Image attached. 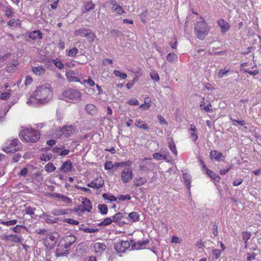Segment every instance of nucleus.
Here are the masks:
<instances>
[{
	"mask_svg": "<svg viewBox=\"0 0 261 261\" xmlns=\"http://www.w3.org/2000/svg\"><path fill=\"white\" fill-rule=\"evenodd\" d=\"M76 240L77 238L75 235L70 234L63 238L61 241L66 246V248L70 250L71 246L75 243Z\"/></svg>",
	"mask_w": 261,
	"mask_h": 261,
	"instance_id": "nucleus-10",
	"label": "nucleus"
},
{
	"mask_svg": "<svg viewBox=\"0 0 261 261\" xmlns=\"http://www.w3.org/2000/svg\"><path fill=\"white\" fill-rule=\"evenodd\" d=\"M111 217H112L113 222L116 223V222H118V221H120L122 219V218L123 217V214L119 212Z\"/></svg>",
	"mask_w": 261,
	"mask_h": 261,
	"instance_id": "nucleus-43",
	"label": "nucleus"
},
{
	"mask_svg": "<svg viewBox=\"0 0 261 261\" xmlns=\"http://www.w3.org/2000/svg\"><path fill=\"white\" fill-rule=\"evenodd\" d=\"M87 249V244L85 242L80 243L76 247V252L78 255H82L86 252Z\"/></svg>",
	"mask_w": 261,
	"mask_h": 261,
	"instance_id": "nucleus-18",
	"label": "nucleus"
},
{
	"mask_svg": "<svg viewBox=\"0 0 261 261\" xmlns=\"http://www.w3.org/2000/svg\"><path fill=\"white\" fill-rule=\"evenodd\" d=\"M206 173L213 180L217 182L220 181V178L218 174L213 172L208 169L206 170Z\"/></svg>",
	"mask_w": 261,
	"mask_h": 261,
	"instance_id": "nucleus-31",
	"label": "nucleus"
},
{
	"mask_svg": "<svg viewBox=\"0 0 261 261\" xmlns=\"http://www.w3.org/2000/svg\"><path fill=\"white\" fill-rule=\"evenodd\" d=\"M110 3L112 5L111 10L112 12H116L119 15L125 13L123 8L115 0H111Z\"/></svg>",
	"mask_w": 261,
	"mask_h": 261,
	"instance_id": "nucleus-15",
	"label": "nucleus"
},
{
	"mask_svg": "<svg viewBox=\"0 0 261 261\" xmlns=\"http://www.w3.org/2000/svg\"><path fill=\"white\" fill-rule=\"evenodd\" d=\"M22 228L25 230H28V228L26 226H25L24 225H17L15 227L10 228V230H12L13 232H14L15 233H20L21 229Z\"/></svg>",
	"mask_w": 261,
	"mask_h": 261,
	"instance_id": "nucleus-39",
	"label": "nucleus"
},
{
	"mask_svg": "<svg viewBox=\"0 0 261 261\" xmlns=\"http://www.w3.org/2000/svg\"><path fill=\"white\" fill-rule=\"evenodd\" d=\"M221 254V251L218 249H214L212 250L213 256L215 259H218Z\"/></svg>",
	"mask_w": 261,
	"mask_h": 261,
	"instance_id": "nucleus-51",
	"label": "nucleus"
},
{
	"mask_svg": "<svg viewBox=\"0 0 261 261\" xmlns=\"http://www.w3.org/2000/svg\"><path fill=\"white\" fill-rule=\"evenodd\" d=\"M218 24L219 26L221 28V32L222 33H225L229 29V24L222 19H219L218 21Z\"/></svg>",
	"mask_w": 261,
	"mask_h": 261,
	"instance_id": "nucleus-20",
	"label": "nucleus"
},
{
	"mask_svg": "<svg viewBox=\"0 0 261 261\" xmlns=\"http://www.w3.org/2000/svg\"><path fill=\"white\" fill-rule=\"evenodd\" d=\"M113 73L116 76L119 77L122 79H125L127 76L126 73L121 72L117 70H114Z\"/></svg>",
	"mask_w": 261,
	"mask_h": 261,
	"instance_id": "nucleus-42",
	"label": "nucleus"
},
{
	"mask_svg": "<svg viewBox=\"0 0 261 261\" xmlns=\"http://www.w3.org/2000/svg\"><path fill=\"white\" fill-rule=\"evenodd\" d=\"M52 97L53 92L50 85L49 84L40 85L37 87L27 103L33 107L45 104L51 100Z\"/></svg>",
	"mask_w": 261,
	"mask_h": 261,
	"instance_id": "nucleus-1",
	"label": "nucleus"
},
{
	"mask_svg": "<svg viewBox=\"0 0 261 261\" xmlns=\"http://www.w3.org/2000/svg\"><path fill=\"white\" fill-rule=\"evenodd\" d=\"M169 147L171 151L175 154L177 155V151L176 148L175 144L174 141L172 140L169 141Z\"/></svg>",
	"mask_w": 261,
	"mask_h": 261,
	"instance_id": "nucleus-41",
	"label": "nucleus"
},
{
	"mask_svg": "<svg viewBox=\"0 0 261 261\" xmlns=\"http://www.w3.org/2000/svg\"><path fill=\"white\" fill-rule=\"evenodd\" d=\"M64 222L74 225H77L79 223V221L70 218L65 219Z\"/></svg>",
	"mask_w": 261,
	"mask_h": 261,
	"instance_id": "nucleus-61",
	"label": "nucleus"
},
{
	"mask_svg": "<svg viewBox=\"0 0 261 261\" xmlns=\"http://www.w3.org/2000/svg\"><path fill=\"white\" fill-rule=\"evenodd\" d=\"M147 159H145L142 162V164L139 166V169L142 171H147L150 169L151 168V163L150 162L145 163V161Z\"/></svg>",
	"mask_w": 261,
	"mask_h": 261,
	"instance_id": "nucleus-23",
	"label": "nucleus"
},
{
	"mask_svg": "<svg viewBox=\"0 0 261 261\" xmlns=\"http://www.w3.org/2000/svg\"><path fill=\"white\" fill-rule=\"evenodd\" d=\"M225 52L224 51H215L214 48L210 49L208 50V54L210 55H224Z\"/></svg>",
	"mask_w": 261,
	"mask_h": 261,
	"instance_id": "nucleus-49",
	"label": "nucleus"
},
{
	"mask_svg": "<svg viewBox=\"0 0 261 261\" xmlns=\"http://www.w3.org/2000/svg\"><path fill=\"white\" fill-rule=\"evenodd\" d=\"M6 146L4 147L3 150L7 153H12L20 148V143L17 139L13 140H7L6 143Z\"/></svg>",
	"mask_w": 261,
	"mask_h": 261,
	"instance_id": "nucleus-5",
	"label": "nucleus"
},
{
	"mask_svg": "<svg viewBox=\"0 0 261 261\" xmlns=\"http://www.w3.org/2000/svg\"><path fill=\"white\" fill-rule=\"evenodd\" d=\"M72 165L70 160L64 162L60 168V170L63 173H67L72 170Z\"/></svg>",
	"mask_w": 261,
	"mask_h": 261,
	"instance_id": "nucleus-17",
	"label": "nucleus"
},
{
	"mask_svg": "<svg viewBox=\"0 0 261 261\" xmlns=\"http://www.w3.org/2000/svg\"><path fill=\"white\" fill-rule=\"evenodd\" d=\"M11 92V90H8V92L2 93L1 95V98L3 100L8 99L10 97Z\"/></svg>",
	"mask_w": 261,
	"mask_h": 261,
	"instance_id": "nucleus-53",
	"label": "nucleus"
},
{
	"mask_svg": "<svg viewBox=\"0 0 261 261\" xmlns=\"http://www.w3.org/2000/svg\"><path fill=\"white\" fill-rule=\"evenodd\" d=\"M53 63H54V65L57 68H58L59 69H62L64 67V65L61 62V61H60V60H58L57 59V60H55L53 61Z\"/></svg>",
	"mask_w": 261,
	"mask_h": 261,
	"instance_id": "nucleus-55",
	"label": "nucleus"
},
{
	"mask_svg": "<svg viewBox=\"0 0 261 261\" xmlns=\"http://www.w3.org/2000/svg\"><path fill=\"white\" fill-rule=\"evenodd\" d=\"M32 72L37 75H42L45 72V69L41 66L38 67H33L32 69Z\"/></svg>",
	"mask_w": 261,
	"mask_h": 261,
	"instance_id": "nucleus-22",
	"label": "nucleus"
},
{
	"mask_svg": "<svg viewBox=\"0 0 261 261\" xmlns=\"http://www.w3.org/2000/svg\"><path fill=\"white\" fill-rule=\"evenodd\" d=\"M75 132V128L72 125H65L61 128L59 131V135H56V137H69L71 136Z\"/></svg>",
	"mask_w": 261,
	"mask_h": 261,
	"instance_id": "nucleus-7",
	"label": "nucleus"
},
{
	"mask_svg": "<svg viewBox=\"0 0 261 261\" xmlns=\"http://www.w3.org/2000/svg\"><path fill=\"white\" fill-rule=\"evenodd\" d=\"M107 246L102 242H95L93 244V252L97 256H100L105 251Z\"/></svg>",
	"mask_w": 261,
	"mask_h": 261,
	"instance_id": "nucleus-12",
	"label": "nucleus"
},
{
	"mask_svg": "<svg viewBox=\"0 0 261 261\" xmlns=\"http://www.w3.org/2000/svg\"><path fill=\"white\" fill-rule=\"evenodd\" d=\"M61 128L59 127V128H56L54 130H53L51 131V132L50 133V136L51 137H53V138H55V139H58L60 137H56L55 136L56 135H59V131L61 130Z\"/></svg>",
	"mask_w": 261,
	"mask_h": 261,
	"instance_id": "nucleus-54",
	"label": "nucleus"
},
{
	"mask_svg": "<svg viewBox=\"0 0 261 261\" xmlns=\"http://www.w3.org/2000/svg\"><path fill=\"white\" fill-rule=\"evenodd\" d=\"M98 208L101 214H102V215H106L107 214L108 208L105 204H100L98 205Z\"/></svg>",
	"mask_w": 261,
	"mask_h": 261,
	"instance_id": "nucleus-44",
	"label": "nucleus"
},
{
	"mask_svg": "<svg viewBox=\"0 0 261 261\" xmlns=\"http://www.w3.org/2000/svg\"><path fill=\"white\" fill-rule=\"evenodd\" d=\"M178 56L174 53H169L167 56V60L170 63L176 62Z\"/></svg>",
	"mask_w": 261,
	"mask_h": 261,
	"instance_id": "nucleus-35",
	"label": "nucleus"
},
{
	"mask_svg": "<svg viewBox=\"0 0 261 261\" xmlns=\"http://www.w3.org/2000/svg\"><path fill=\"white\" fill-rule=\"evenodd\" d=\"M229 69H226V68L222 69L220 70L219 72L218 73V77L219 78L223 77L226 74L229 72Z\"/></svg>",
	"mask_w": 261,
	"mask_h": 261,
	"instance_id": "nucleus-50",
	"label": "nucleus"
},
{
	"mask_svg": "<svg viewBox=\"0 0 261 261\" xmlns=\"http://www.w3.org/2000/svg\"><path fill=\"white\" fill-rule=\"evenodd\" d=\"M81 97L82 93L75 89H68L63 93V99L67 101L77 102L81 99Z\"/></svg>",
	"mask_w": 261,
	"mask_h": 261,
	"instance_id": "nucleus-4",
	"label": "nucleus"
},
{
	"mask_svg": "<svg viewBox=\"0 0 261 261\" xmlns=\"http://www.w3.org/2000/svg\"><path fill=\"white\" fill-rule=\"evenodd\" d=\"M183 178L184 179L185 184L186 186L188 187V189L189 190H190V188L191 186V180L190 176L187 173H184L183 174Z\"/></svg>",
	"mask_w": 261,
	"mask_h": 261,
	"instance_id": "nucleus-36",
	"label": "nucleus"
},
{
	"mask_svg": "<svg viewBox=\"0 0 261 261\" xmlns=\"http://www.w3.org/2000/svg\"><path fill=\"white\" fill-rule=\"evenodd\" d=\"M36 210V208L32 207L31 206L26 207L25 208V214L29 215L30 216H32L35 214V211Z\"/></svg>",
	"mask_w": 261,
	"mask_h": 261,
	"instance_id": "nucleus-48",
	"label": "nucleus"
},
{
	"mask_svg": "<svg viewBox=\"0 0 261 261\" xmlns=\"http://www.w3.org/2000/svg\"><path fill=\"white\" fill-rule=\"evenodd\" d=\"M92 208V203L87 198L83 199L82 204L80 206L79 210L84 213L85 211L90 212Z\"/></svg>",
	"mask_w": 261,
	"mask_h": 261,
	"instance_id": "nucleus-16",
	"label": "nucleus"
},
{
	"mask_svg": "<svg viewBox=\"0 0 261 261\" xmlns=\"http://www.w3.org/2000/svg\"><path fill=\"white\" fill-rule=\"evenodd\" d=\"M104 166L106 170H111L114 167L113 164L111 161H107Z\"/></svg>",
	"mask_w": 261,
	"mask_h": 261,
	"instance_id": "nucleus-62",
	"label": "nucleus"
},
{
	"mask_svg": "<svg viewBox=\"0 0 261 261\" xmlns=\"http://www.w3.org/2000/svg\"><path fill=\"white\" fill-rule=\"evenodd\" d=\"M70 210L57 209L52 211V214L56 216H60L67 214Z\"/></svg>",
	"mask_w": 261,
	"mask_h": 261,
	"instance_id": "nucleus-34",
	"label": "nucleus"
},
{
	"mask_svg": "<svg viewBox=\"0 0 261 261\" xmlns=\"http://www.w3.org/2000/svg\"><path fill=\"white\" fill-rule=\"evenodd\" d=\"M43 216L45 217V222L47 223L53 224L56 222V221L54 219H53L51 217L45 213L43 214Z\"/></svg>",
	"mask_w": 261,
	"mask_h": 261,
	"instance_id": "nucleus-52",
	"label": "nucleus"
},
{
	"mask_svg": "<svg viewBox=\"0 0 261 261\" xmlns=\"http://www.w3.org/2000/svg\"><path fill=\"white\" fill-rule=\"evenodd\" d=\"M87 34L88 35L86 36V37L89 42H92L95 39H97L95 34L92 33L90 30H89Z\"/></svg>",
	"mask_w": 261,
	"mask_h": 261,
	"instance_id": "nucleus-38",
	"label": "nucleus"
},
{
	"mask_svg": "<svg viewBox=\"0 0 261 261\" xmlns=\"http://www.w3.org/2000/svg\"><path fill=\"white\" fill-rule=\"evenodd\" d=\"M89 29L86 28H81L75 30L74 32V34L76 36H81L82 37H86L88 35V32Z\"/></svg>",
	"mask_w": 261,
	"mask_h": 261,
	"instance_id": "nucleus-26",
	"label": "nucleus"
},
{
	"mask_svg": "<svg viewBox=\"0 0 261 261\" xmlns=\"http://www.w3.org/2000/svg\"><path fill=\"white\" fill-rule=\"evenodd\" d=\"M104 183V180L101 177H97L87 184V186L94 189H99L103 186Z\"/></svg>",
	"mask_w": 261,
	"mask_h": 261,
	"instance_id": "nucleus-14",
	"label": "nucleus"
},
{
	"mask_svg": "<svg viewBox=\"0 0 261 261\" xmlns=\"http://www.w3.org/2000/svg\"><path fill=\"white\" fill-rule=\"evenodd\" d=\"M94 7L95 5L93 4V3L91 1L84 2V9L82 10V13H87L88 11L94 9Z\"/></svg>",
	"mask_w": 261,
	"mask_h": 261,
	"instance_id": "nucleus-21",
	"label": "nucleus"
},
{
	"mask_svg": "<svg viewBox=\"0 0 261 261\" xmlns=\"http://www.w3.org/2000/svg\"><path fill=\"white\" fill-rule=\"evenodd\" d=\"M55 197L58 198L61 200V201L66 204H69L71 202V200L68 197L61 195L59 193H54Z\"/></svg>",
	"mask_w": 261,
	"mask_h": 261,
	"instance_id": "nucleus-29",
	"label": "nucleus"
},
{
	"mask_svg": "<svg viewBox=\"0 0 261 261\" xmlns=\"http://www.w3.org/2000/svg\"><path fill=\"white\" fill-rule=\"evenodd\" d=\"M150 77L155 81H159L160 80V77L156 71H153L150 74Z\"/></svg>",
	"mask_w": 261,
	"mask_h": 261,
	"instance_id": "nucleus-57",
	"label": "nucleus"
},
{
	"mask_svg": "<svg viewBox=\"0 0 261 261\" xmlns=\"http://www.w3.org/2000/svg\"><path fill=\"white\" fill-rule=\"evenodd\" d=\"M251 236V233L249 231H243L242 232L243 239L244 241L245 244V248L247 247L248 246V240L250 238Z\"/></svg>",
	"mask_w": 261,
	"mask_h": 261,
	"instance_id": "nucleus-37",
	"label": "nucleus"
},
{
	"mask_svg": "<svg viewBox=\"0 0 261 261\" xmlns=\"http://www.w3.org/2000/svg\"><path fill=\"white\" fill-rule=\"evenodd\" d=\"M86 111L88 113L94 115L96 111V107L93 104H88L86 105L85 108Z\"/></svg>",
	"mask_w": 261,
	"mask_h": 261,
	"instance_id": "nucleus-33",
	"label": "nucleus"
},
{
	"mask_svg": "<svg viewBox=\"0 0 261 261\" xmlns=\"http://www.w3.org/2000/svg\"><path fill=\"white\" fill-rule=\"evenodd\" d=\"M119 200L123 201L125 200H129L131 199V197L129 195H118L117 198Z\"/></svg>",
	"mask_w": 261,
	"mask_h": 261,
	"instance_id": "nucleus-59",
	"label": "nucleus"
},
{
	"mask_svg": "<svg viewBox=\"0 0 261 261\" xmlns=\"http://www.w3.org/2000/svg\"><path fill=\"white\" fill-rule=\"evenodd\" d=\"M78 53V49L76 47H73L72 49L69 50L67 53V55L70 57H74Z\"/></svg>",
	"mask_w": 261,
	"mask_h": 261,
	"instance_id": "nucleus-47",
	"label": "nucleus"
},
{
	"mask_svg": "<svg viewBox=\"0 0 261 261\" xmlns=\"http://www.w3.org/2000/svg\"><path fill=\"white\" fill-rule=\"evenodd\" d=\"M19 137L21 139L24 140L27 142L35 143L40 139V134L32 128H26L20 132Z\"/></svg>",
	"mask_w": 261,
	"mask_h": 261,
	"instance_id": "nucleus-2",
	"label": "nucleus"
},
{
	"mask_svg": "<svg viewBox=\"0 0 261 261\" xmlns=\"http://www.w3.org/2000/svg\"><path fill=\"white\" fill-rule=\"evenodd\" d=\"M51 155L50 153H45L41 155L40 159L42 161H48L50 160Z\"/></svg>",
	"mask_w": 261,
	"mask_h": 261,
	"instance_id": "nucleus-58",
	"label": "nucleus"
},
{
	"mask_svg": "<svg viewBox=\"0 0 261 261\" xmlns=\"http://www.w3.org/2000/svg\"><path fill=\"white\" fill-rule=\"evenodd\" d=\"M135 125L140 129L148 131L149 129L146 123L141 119H137L135 122Z\"/></svg>",
	"mask_w": 261,
	"mask_h": 261,
	"instance_id": "nucleus-19",
	"label": "nucleus"
},
{
	"mask_svg": "<svg viewBox=\"0 0 261 261\" xmlns=\"http://www.w3.org/2000/svg\"><path fill=\"white\" fill-rule=\"evenodd\" d=\"M102 197L105 199H107L110 200V201H115L117 200V197L114 195H110L107 193H104L102 195Z\"/></svg>",
	"mask_w": 261,
	"mask_h": 261,
	"instance_id": "nucleus-46",
	"label": "nucleus"
},
{
	"mask_svg": "<svg viewBox=\"0 0 261 261\" xmlns=\"http://www.w3.org/2000/svg\"><path fill=\"white\" fill-rule=\"evenodd\" d=\"M70 250L66 248V246L61 241L57 246L56 251V256L57 257L66 256L69 253Z\"/></svg>",
	"mask_w": 261,
	"mask_h": 261,
	"instance_id": "nucleus-11",
	"label": "nucleus"
},
{
	"mask_svg": "<svg viewBox=\"0 0 261 261\" xmlns=\"http://www.w3.org/2000/svg\"><path fill=\"white\" fill-rule=\"evenodd\" d=\"M150 102L151 99H149L148 102H144V103L142 104L140 106V108H142L144 110H147L150 107Z\"/></svg>",
	"mask_w": 261,
	"mask_h": 261,
	"instance_id": "nucleus-60",
	"label": "nucleus"
},
{
	"mask_svg": "<svg viewBox=\"0 0 261 261\" xmlns=\"http://www.w3.org/2000/svg\"><path fill=\"white\" fill-rule=\"evenodd\" d=\"M56 169V167L51 163H48L44 167L45 170L49 173L55 171Z\"/></svg>",
	"mask_w": 261,
	"mask_h": 261,
	"instance_id": "nucleus-40",
	"label": "nucleus"
},
{
	"mask_svg": "<svg viewBox=\"0 0 261 261\" xmlns=\"http://www.w3.org/2000/svg\"><path fill=\"white\" fill-rule=\"evenodd\" d=\"M59 237V234L56 232H52L48 234L44 241V244L48 249L53 248Z\"/></svg>",
	"mask_w": 261,
	"mask_h": 261,
	"instance_id": "nucleus-6",
	"label": "nucleus"
},
{
	"mask_svg": "<svg viewBox=\"0 0 261 261\" xmlns=\"http://www.w3.org/2000/svg\"><path fill=\"white\" fill-rule=\"evenodd\" d=\"M196 130V128L195 126L193 124H191L190 125V129H189V132L190 133L191 138L194 142L197 140V138H198L197 134L195 133Z\"/></svg>",
	"mask_w": 261,
	"mask_h": 261,
	"instance_id": "nucleus-30",
	"label": "nucleus"
},
{
	"mask_svg": "<svg viewBox=\"0 0 261 261\" xmlns=\"http://www.w3.org/2000/svg\"><path fill=\"white\" fill-rule=\"evenodd\" d=\"M130 247L127 241H119L114 244V249L118 253H124Z\"/></svg>",
	"mask_w": 261,
	"mask_h": 261,
	"instance_id": "nucleus-9",
	"label": "nucleus"
},
{
	"mask_svg": "<svg viewBox=\"0 0 261 261\" xmlns=\"http://www.w3.org/2000/svg\"><path fill=\"white\" fill-rule=\"evenodd\" d=\"M133 177V173L130 167L124 168L121 172V178L123 183L129 182Z\"/></svg>",
	"mask_w": 261,
	"mask_h": 261,
	"instance_id": "nucleus-8",
	"label": "nucleus"
},
{
	"mask_svg": "<svg viewBox=\"0 0 261 261\" xmlns=\"http://www.w3.org/2000/svg\"><path fill=\"white\" fill-rule=\"evenodd\" d=\"M210 158L215 159L216 161L221 160V158L223 157V155L221 152H218L216 150H213L210 153Z\"/></svg>",
	"mask_w": 261,
	"mask_h": 261,
	"instance_id": "nucleus-25",
	"label": "nucleus"
},
{
	"mask_svg": "<svg viewBox=\"0 0 261 261\" xmlns=\"http://www.w3.org/2000/svg\"><path fill=\"white\" fill-rule=\"evenodd\" d=\"M148 243L149 241L148 240L139 241L138 242L137 244L135 245V247L138 250L143 249L146 248Z\"/></svg>",
	"mask_w": 261,
	"mask_h": 261,
	"instance_id": "nucleus-28",
	"label": "nucleus"
},
{
	"mask_svg": "<svg viewBox=\"0 0 261 261\" xmlns=\"http://www.w3.org/2000/svg\"><path fill=\"white\" fill-rule=\"evenodd\" d=\"M146 181L147 180L145 177H139L135 179L134 185L136 187H139L144 185Z\"/></svg>",
	"mask_w": 261,
	"mask_h": 261,
	"instance_id": "nucleus-32",
	"label": "nucleus"
},
{
	"mask_svg": "<svg viewBox=\"0 0 261 261\" xmlns=\"http://www.w3.org/2000/svg\"><path fill=\"white\" fill-rule=\"evenodd\" d=\"M153 157L154 159L157 160H165L166 157L164 155L161 154L159 153H155L153 154Z\"/></svg>",
	"mask_w": 261,
	"mask_h": 261,
	"instance_id": "nucleus-56",
	"label": "nucleus"
},
{
	"mask_svg": "<svg viewBox=\"0 0 261 261\" xmlns=\"http://www.w3.org/2000/svg\"><path fill=\"white\" fill-rule=\"evenodd\" d=\"M2 239L6 242L19 243L21 241L22 237L16 234H4L2 236Z\"/></svg>",
	"mask_w": 261,
	"mask_h": 261,
	"instance_id": "nucleus-13",
	"label": "nucleus"
},
{
	"mask_svg": "<svg viewBox=\"0 0 261 261\" xmlns=\"http://www.w3.org/2000/svg\"><path fill=\"white\" fill-rule=\"evenodd\" d=\"M73 72L71 71L66 72V76L67 78L70 81H79V79L77 77L73 76Z\"/></svg>",
	"mask_w": 261,
	"mask_h": 261,
	"instance_id": "nucleus-45",
	"label": "nucleus"
},
{
	"mask_svg": "<svg viewBox=\"0 0 261 261\" xmlns=\"http://www.w3.org/2000/svg\"><path fill=\"white\" fill-rule=\"evenodd\" d=\"M29 37L33 40H35L37 38L41 39L42 37V34L40 31H34L30 33Z\"/></svg>",
	"mask_w": 261,
	"mask_h": 261,
	"instance_id": "nucleus-27",
	"label": "nucleus"
},
{
	"mask_svg": "<svg viewBox=\"0 0 261 261\" xmlns=\"http://www.w3.org/2000/svg\"><path fill=\"white\" fill-rule=\"evenodd\" d=\"M82 84H88L90 86H94L95 85V82L89 77L88 80H85L83 81Z\"/></svg>",
	"mask_w": 261,
	"mask_h": 261,
	"instance_id": "nucleus-64",
	"label": "nucleus"
},
{
	"mask_svg": "<svg viewBox=\"0 0 261 261\" xmlns=\"http://www.w3.org/2000/svg\"><path fill=\"white\" fill-rule=\"evenodd\" d=\"M113 222L112 217L107 218L101 222V224L103 225H108Z\"/></svg>",
	"mask_w": 261,
	"mask_h": 261,
	"instance_id": "nucleus-63",
	"label": "nucleus"
},
{
	"mask_svg": "<svg viewBox=\"0 0 261 261\" xmlns=\"http://www.w3.org/2000/svg\"><path fill=\"white\" fill-rule=\"evenodd\" d=\"M127 219L129 222H136L139 219V215L137 212H133L128 214Z\"/></svg>",
	"mask_w": 261,
	"mask_h": 261,
	"instance_id": "nucleus-24",
	"label": "nucleus"
},
{
	"mask_svg": "<svg viewBox=\"0 0 261 261\" xmlns=\"http://www.w3.org/2000/svg\"><path fill=\"white\" fill-rule=\"evenodd\" d=\"M210 30V27L202 17L195 23L194 32L199 39L203 40L208 35Z\"/></svg>",
	"mask_w": 261,
	"mask_h": 261,
	"instance_id": "nucleus-3",
	"label": "nucleus"
}]
</instances>
